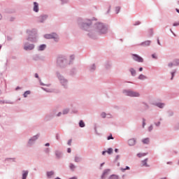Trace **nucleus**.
Wrapping results in <instances>:
<instances>
[{"mask_svg": "<svg viewBox=\"0 0 179 179\" xmlns=\"http://www.w3.org/2000/svg\"><path fill=\"white\" fill-rule=\"evenodd\" d=\"M117 166H120V164H117Z\"/></svg>", "mask_w": 179, "mask_h": 179, "instance_id": "e2e57ef3", "label": "nucleus"}, {"mask_svg": "<svg viewBox=\"0 0 179 179\" xmlns=\"http://www.w3.org/2000/svg\"><path fill=\"white\" fill-rule=\"evenodd\" d=\"M173 65H174L175 66H178V65H179V59H176L173 62Z\"/></svg>", "mask_w": 179, "mask_h": 179, "instance_id": "dca6fc26", "label": "nucleus"}, {"mask_svg": "<svg viewBox=\"0 0 179 179\" xmlns=\"http://www.w3.org/2000/svg\"><path fill=\"white\" fill-rule=\"evenodd\" d=\"M30 91H26L24 93V97H27V96H29V94H30Z\"/></svg>", "mask_w": 179, "mask_h": 179, "instance_id": "b1692460", "label": "nucleus"}, {"mask_svg": "<svg viewBox=\"0 0 179 179\" xmlns=\"http://www.w3.org/2000/svg\"><path fill=\"white\" fill-rule=\"evenodd\" d=\"M89 24H92V21L90 20H87L84 24H83V28L85 30H87L89 29Z\"/></svg>", "mask_w": 179, "mask_h": 179, "instance_id": "423d86ee", "label": "nucleus"}, {"mask_svg": "<svg viewBox=\"0 0 179 179\" xmlns=\"http://www.w3.org/2000/svg\"><path fill=\"white\" fill-rule=\"evenodd\" d=\"M67 143H68L69 146H71V145H72V139L69 140Z\"/></svg>", "mask_w": 179, "mask_h": 179, "instance_id": "72a5a7b5", "label": "nucleus"}, {"mask_svg": "<svg viewBox=\"0 0 179 179\" xmlns=\"http://www.w3.org/2000/svg\"><path fill=\"white\" fill-rule=\"evenodd\" d=\"M108 173H110V169H106L101 176V178H104V177H106V175L108 174Z\"/></svg>", "mask_w": 179, "mask_h": 179, "instance_id": "4468645a", "label": "nucleus"}, {"mask_svg": "<svg viewBox=\"0 0 179 179\" xmlns=\"http://www.w3.org/2000/svg\"><path fill=\"white\" fill-rule=\"evenodd\" d=\"M176 73V72H173L171 73L172 77H171V80H173V78H174V74Z\"/></svg>", "mask_w": 179, "mask_h": 179, "instance_id": "ea45409f", "label": "nucleus"}, {"mask_svg": "<svg viewBox=\"0 0 179 179\" xmlns=\"http://www.w3.org/2000/svg\"><path fill=\"white\" fill-rule=\"evenodd\" d=\"M152 58H154V59H157V57H156V54H153L152 55Z\"/></svg>", "mask_w": 179, "mask_h": 179, "instance_id": "f704fd0d", "label": "nucleus"}, {"mask_svg": "<svg viewBox=\"0 0 179 179\" xmlns=\"http://www.w3.org/2000/svg\"><path fill=\"white\" fill-rule=\"evenodd\" d=\"M130 72H131L132 76H135L136 75V71H135V69H131Z\"/></svg>", "mask_w": 179, "mask_h": 179, "instance_id": "f3484780", "label": "nucleus"}, {"mask_svg": "<svg viewBox=\"0 0 179 179\" xmlns=\"http://www.w3.org/2000/svg\"><path fill=\"white\" fill-rule=\"evenodd\" d=\"M91 69H92V71H94V70L96 69V66L92 65Z\"/></svg>", "mask_w": 179, "mask_h": 179, "instance_id": "58836bf2", "label": "nucleus"}, {"mask_svg": "<svg viewBox=\"0 0 179 179\" xmlns=\"http://www.w3.org/2000/svg\"><path fill=\"white\" fill-rule=\"evenodd\" d=\"M161 179H167L166 178H162Z\"/></svg>", "mask_w": 179, "mask_h": 179, "instance_id": "bf43d9fd", "label": "nucleus"}, {"mask_svg": "<svg viewBox=\"0 0 179 179\" xmlns=\"http://www.w3.org/2000/svg\"><path fill=\"white\" fill-rule=\"evenodd\" d=\"M0 49H1V46H0Z\"/></svg>", "mask_w": 179, "mask_h": 179, "instance_id": "0e129e2a", "label": "nucleus"}, {"mask_svg": "<svg viewBox=\"0 0 179 179\" xmlns=\"http://www.w3.org/2000/svg\"><path fill=\"white\" fill-rule=\"evenodd\" d=\"M128 143L129 146H134V145L136 143V141L135 140V138H131L128 141Z\"/></svg>", "mask_w": 179, "mask_h": 179, "instance_id": "0eeeda50", "label": "nucleus"}, {"mask_svg": "<svg viewBox=\"0 0 179 179\" xmlns=\"http://www.w3.org/2000/svg\"><path fill=\"white\" fill-rule=\"evenodd\" d=\"M110 139H114V138H113L112 135L108 136V141H110Z\"/></svg>", "mask_w": 179, "mask_h": 179, "instance_id": "c9c22d12", "label": "nucleus"}, {"mask_svg": "<svg viewBox=\"0 0 179 179\" xmlns=\"http://www.w3.org/2000/svg\"><path fill=\"white\" fill-rule=\"evenodd\" d=\"M45 19H47V16H45V15L41 16V17H39V22L41 23H43L44 22V20H45Z\"/></svg>", "mask_w": 179, "mask_h": 179, "instance_id": "ddd939ff", "label": "nucleus"}, {"mask_svg": "<svg viewBox=\"0 0 179 179\" xmlns=\"http://www.w3.org/2000/svg\"><path fill=\"white\" fill-rule=\"evenodd\" d=\"M115 152L117 153L118 152V149H115Z\"/></svg>", "mask_w": 179, "mask_h": 179, "instance_id": "8fccbe9b", "label": "nucleus"}, {"mask_svg": "<svg viewBox=\"0 0 179 179\" xmlns=\"http://www.w3.org/2000/svg\"><path fill=\"white\" fill-rule=\"evenodd\" d=\"M125 170H129V166H126V169H121V171H125Z\"/></svg>", "mask_w": 179, "mask_h": 179, "instance_id": "2f4dec72", "label": "nucleus"}, {"mask_svg": "<svg viewBox=\"0 0 179 179\" xmlns=\"http://www.w3.org/2000/svg\"><path fill=\"white\" fill-rule=\"evenodd\" d=\"M48 152L49 151L48 148L47 149Z\"/></svg>", "mask_w": 179, "mask_h": 179, "instance_id": "680f3d73", "label": "nucleus"}, {"mask_svg": "<svg viewBox=\"0 0 179 179\" xmlns=\"http://www.w3.org/2000/svg\"><path fill=\"white\" fill-rule=\"evenodd\" d=\"M35 78H38V73L35 74Z\"/></svg>", "mask_w": 179, "mask_h": 179, "instance_id": "de8ad7c7", "label": "nucleus"}, {"mask_svg": "<svg viewBox=\"0 0 179 179\" xmlns=\"http://www.w3.org/2000/svg\"><path fill=\"white\" fill-rule=\"evenodd\" d=\"M75 162H76V163H79V162H80V157H75Z\"/></svg>", "mask_w": 179, "mask_h": 179, "instance_id": "393cba45", "label": "nucleus"}, {"mask_svg": "<svg viewBox=\"0 0 179 179\" xmlns=\"http://www.w3.org/2000/svg\"><path fill=\"white\" fill-rule=\"evenodd\" d=\"M59 115H61V113H59L57 116L59 117Z\"/></svg>", "mask_w": 179, "mask_h": 179, "instance_id": "864d4df0", "label": "nucleus"}, {"mask_svg": "<svg viewBox=\"0 0 179 179\" xmlns=\"http://www.w3.org/2000/svg\"><path fill=\"white\" fill-rule=\"evenodd\" d=\"M47 176L48 177H51V176H54V172L53 171L48 172Z\"/></svg>", "mask_w": 179, "mask_h": 179, "instance_id": "a878e982", "label": "nucleus"}, {"mask_svg": "<svg viewBox=\"0 0 179 179\" xmlns=\"http://www.w3.org/2000/svg\"><path fill=\"white\" fill-rule=\"evenodd\" d=\"M45 38H54L55 41H58V35L57 34H45Z\"/></svg>", "mask_w": 179, "mask_h": 179, "instance_id": "7ed1b4c3", "label": "nucleus"}, {"mask_svg": "<svg viewBox=\"0 0 179 179\" xmlns=\"http://www.w3.org/2000/svg\"><path fill=\"white\" fill-rule=\"evenodd\" d=\"M108 179H120L117 175H111Z\"/></svg>", "mask_w": 179, "mask_h": 179, "instance_id": "a211bd4d", "label": "nucleus"}, {"mask_svg": "<svg viewBox=\"0 0 179 179\" xmlns=\"http://www.w3.org/2000/svg\"><path fill=\"white\" fill-rule=\"evenodd\" d=\"M34 12H38V3L37 2L34 3Z\"/></svg>", "mask_w": 179, "mask_h": 179, "instance_id": "6e6552de", "label": "nucleus"}, {"mask_svg": "<svg viewBox=\"0 0 179 179\" xmlns=\"http://www.w3.org/2000/svg\"><path fill=\"white\" fill-rule=\"evenodd\" d=\"M96 27L102 34L107 33V27L104 26L103 23H98Z\"/></svg>", "mask_w": 179, "mask_h": 179, "instance_id": "f257e3e1", "label": "nucleus"}, {"mask_svg": "<svg viewBox=\"0 0 179 179\" xmlns=\"http://www.w3.org/2000/svg\"><path fill=\"white\" fill-rule=\"evenodd\" d=\"M70 169H71V170H75V165H73V164H70Z\"/></svg>", "mask_w": 179, "mask_h": 179, "instance_id": "c756f323", "label": "nucleus"}, {"mask_svg": "<svg viewBox=\"0 0 179 179\" xmlns=\"http://www.w3.org/2000/svg\"><path fill=\"white\" fill-rule=\"evenodd\" d=\"M79 125L81 128H84L85 127V122H83V120H80L79 122Z\"/></svg>", "mask_w": 179, "mask_h": 179, "instance_id": "aec40b11", "label": "nucleus"}, {"mask_svg": "<svg viewBox=\"0 0 179 179\" xmlns=\"http://www.w3.org/2000/svg\"><path fill=\"white\" fill-rule=\"evenodd\" d=\"M157 127H159V125H160V122H159L158 123H156Z\"/></svg>", "mask_w": 179, "mask_h": 179, "instance_id": "a18cd8bd", "label": "nucleus"}, {"mask_svg": "<svg viewBox=\"0 0 179 179\" xmlns=\"http://www.w3.org/2000/svg\"><path fill=\"white\" fill-rule=\"evenodd\" d=\"M146 78V76L143 74H141L138 76V79H140V80H145Z\"/></svg>", "mask_w": 179, "mask_h": 179, "instance_id": "2eb2a0df", "label": "nucleus"}, {"mask_svg": "<svg viewBox=\"0 0 179 179\" xmlns=\"http://www.w3.org/2000/svg\"><path fill=\"white\" fill-rule=\"evenodd\" d=\"M103 164H104V163H102V164H101V167H103Z\"/></svg>", "mask_w": 179, "mask_h": 179, "instance_id": "5fc2aeb1", "label": "nucleus"}, {"mask_svg": "<svg viewBox=\"0 0 179 179\" xmlns=\"http://www.w3.org/2000/svg\"><path fill=\"white\" fill-rule=\"evenodd\" d=\"M22 179H26L27 178V175L29 174V171H23L22 172Z\"/></svg>", "mask_w": 179, "mask_h": 179, "instance_id": "9b49d317", "label": "nucleus"}, {"mask_svg": "<svg viewBox=\"0 0 179 179\" xmlns=\"http://www.w3.org/2000/svg\"><path fill=\"white\" fill-rule=\"evenodd\" d=\"M137 156L138 157H142V156H145V154H138Z\"/></svg>", "mask_w": 179, "mask_h": 179, "instance_id": "4c0bfd02", "label": "nucleus"}, {"mask_svg": "<svg viewBox=\"0 0 179 179\" xmlns=\"http://www.w3.org/2000/svg\"><path fill=\"white\" fill-rule=\"evenodd\" d=\"M65 59V58L64 57H59L57 59V64H59V65H61V63L64 62V60Z\"/></svg>", "mask_w": 179, "mask_h": 179, "instance_id": "1a4fd4ad", "label": "nucleus"}, {"mask_svg": "<svg viewBox=\"0 0 179 179\" xmlns=\"http://www.w3.org/2000/svg\"><path fill=\"white\" fill-rule=\"evenodd\" d=\"M56 156H57V157H59V156H61V153H59V152H56Z\"/></svg>", "mask_w": 179, "mask_h": 179, "instance_id": "a19ab883", "label": "nucleus"}, {"mask_svg": "<svg viewBox=\"0 0 179 179\" xmlns=\"http://www.w3.org/2000/svg\"><path fill=\"white\" fill-rule=\"evenodd\" d=\"M45 146H50V143H47L45 144Z\"/></svg>", "mask_w": 179, "mask_h": 179, "instance_id": "09e8293b", "label": "nucleus"}, {"mask_svg": "<svg viewBox=\"0 0 179 179\" xmlns=\"http://www.w3.org/2000/svg\"><path fill=\"white\" fill-rule=\"evenodd\" d=\"M167 164H171V162H168Z\"/></svg>", "mask_w": 179, "mask_h": 179, "instance_id": "13d9d810", "label": "nucleus"}, {"mask_svg": "<svg viewBox=\"0 0 179 179\" xmlns=\"http://www.w3.org/2000/svg\"><path fill=\"white\" fill-rule=\"evenodd\" d=\"M106 153H107V151H103V152H102V155H106Z\"/></svg>", "mask_w": 179, "mask_h": 179, "instance_id": "49530a36", "label": "nucleus"}, {"mask_svg": "<svg viewBox=\"0 0 179 179\" xmlns=\"http://www.w3.org/2000/svg\"><path fill=\"white\" fill-rule=\"evenodd\" d=\"M153 129V126H150L149 128H148V131H152Z\"/></svg>", "mask_w": 179, "mask_h": 179, "instance_id": "e433bc0d", "label": "nucleus"}, {"mask_svg": "<svg viewBox=\"0 0 179 179\" xmlns=\"http://www.w3.org/2000/svg\"><path fill=\"white\" fill-rule=\"evenodd\" d=\"M168 66L169 68H173V66H175L174 63L173 62L169 63Z\"/></svg>", "mask_w": 179, "mask_h": 179, "instance_id": "c85d7f7f", "label": "nucleus"}, {"mask_svg": "<svg viewBox=\"0 0 179 179\" xmlns=\"http://www.w3.org/2000/svg\"><path fill=\"white\" fill-rule=\"evenodd\" d=\"M143 143H144V145H148V143L150 142V139H149V138H146L142 140Z\"/></svg>", "mask_w": 179, "mask_h": 179, "instance_id": "9d476101", "label": "nucleus"}, {"mask_svg": "<svg viewBox=\"0 0 179 179\" xmlns=\"http://www.w3.org/2000/svg\"><path fill=\"white\" fill-rule=\"evenodd\" d=\"M45 45H41L39 46V51H43L45 48Z\"/></svg>", "mask_w": 179, "mask_h": 179, "instance_id": "412c9836", "label": "nucleus"}, {"mask_svg": "<svg viewBox=\"0 0 179 179\" xmlns=\"http://www.w3.org/2000/svg\"><path fill=\"white\" fill-rule=\"evenodd\" d=\"M2 19V15L0 14V20Z\"/></svg>", "mask_w": 179, "mask_h": 179, "instance_id": "6e6d98bb", "label": "nucleus"}, {"mask_svg": "<svg viewBox=\"0 0 179 179\" xmlns=\"http://www.w3.org/2000/svg\"><path fill=\"white\" fill-rule=\"evenodd\" d=\"M143 163V166H145V167H148V159H145L142 162Z\"/></svg>", "mask_w": 179, "mask_h": 179, "instance_id": "5701e85b", "label": "nucleus"}, {"mask_svg": "<svg viewBox=\"0 0 179 179\" xmlns=\"http://www.w3.org/2000/svg\"><path fill=\"white\" fill-rule=\"evenodd\" d=\"M139 71H140V72H142V71H143V68L141 67V68L139 69Z\"/></svg>", "mask_w": 179, "mask_h": 179, "instance_id": "c03bdc74", "label": "nucleus"}, {"mask_svg": "<svg viewBox=\"0 0 179 179\" xmlns=\"http://www.w3.org/2000/svg\"><path fill=\"white\" fill-rule=\"evenodd\" d=\"M38 136H34L32 138H31L29 140V143H31V141H36V139H38Z\"/></svg>", "mask_w": 179, "mask_h": 179, "instance_id": "4be33fe9", "label": "nucleus"}, {"mask_svg": "<svg viewBox=\"0 0 179 179\" xmlns=\"http://www.w3.org/2000/svg\"><path fill=\"white\" fill-rule=\"evenodd\" d=\"M133 59L137 62H143V59L138 55H133Z\"/></svg>", "mask_w": 179, "mask_h": 179, "instance_id": "20e7f679", "label": "nucleus"}, {"mask_svg": "<svg viewBox=\"0 0 179 179\" xmlns=\"http://www.w3.org/2000/svg\"><path fill=\"white\" fill-rule=\"evenodd\" d=\"M145 125H146V123H145V120L143 122V128H145Z\"/></svg>", "mask_w": 179, "mask_h": 179, "instance_id": "79ce46f5", "label": "nucleus"}, {"mask_svg": "<svg viewBox=\"0 0 179 179\" xmlns=\"http://www.w3.org/2000/svg\"><path fill=\"white\" fill-rule=\"evenodd\" d=\"M121 10V8L116 7L115 8V13H120V10Z\"/></svg>", "mask_w": 179, "mask_h": 179, "instance_id": "cd10ccee", "label": "nucleus"}, {"mask_svg": "<svg viewBox=\"0 0 179 179\" xmlns=\"http://www.w3.org/2000/svg\"><path fill=\"white\" fill-rule=\"evenodd\" d=\"M68 113H69V110H68V109H65V110L63 111V114H68Z\"/></svg>", "mask_w": 179, "mask_h": 179, "instance_id": "473e14b6", "label": "nucleus"}, {"mask_svg": "<svg viewBox=\"0 0 179 179\" xmlns=\"http://www.w3.org/2000/svg\"><path fill=\"white\" fill-rule=\"evenodd\" d=\"M156 106L159 107V108H163V107H164V103H158L156 104Z\"/></svg>", "mask_w": 179, "mask_h": 179, "instance_id": "6ab92c4d", "label": "nucleus"}, {"mask_svg": "<svg viewBox=\"0 0 179 179\" xmlns=\"http://www.w3.org/2000/svg\"><path fill=\"white\" fill-rule=\"evenodd\" d=\"M123 92L125 96H130V97H139L140 96L138 92H135L131 90H124Z\"/></svg>", "mask_w": 179, "mask_h": 179, "instance_id": "f03ea898", "label": "nucleus"}, {"mask_svg": "<svg viewBox=\"0 0 179 179\" xmlns=\"http://www.w3.org/2000/svg\"><path fill=\"white\" fill-rule=\"evenodd\" d=\"M67 152H68V153H71V148H68Z\"/></svg>", "mask_w": 179, "mask_h": 179, "instance_id": "37998d69", "label": "nucleus"}, {"mask_svg": "<svg viewBox=\"0 0 179 179\" xmlns=\"http://www.w3.org/2000/svg\"><path fill=\"white\" fill-rule=\"evenodd\" d=\"M176 12H178V13H179V10H178V8H176Z\"/></svg>", "mask_w": 179, "mask_h": 179, "instance_id": "3c124183", "label": "nucleus"}, {"mask_svg": "<svg viewBox=\"0 0 179 179\" xmlns=\"http://www.w3.org/2000/svg\"><path fill=\"white\" fill-rule=\"evenodd\" d=\"M141 45H143V47H148L150 45V41H147L141 43Z\"/></svg>", "mask_w": 179, "mask_h": 179, "instance_id": "f8f14e48", "label": "nucleus"}, {"mask_svg": "<svg viewBox=\"0 0 179 179\" xmlns=\"http://www.w3.org/2000/svg\"><path fill=\"white\" fill-rule=\"evenodd\" d=\"M71 58L73 59L75 57L73 56H71Z\"/></svg>", "mask_w": 179, "mask_h": 179, "instance_id": "4d7b16f0", "label": "nucleus"}, {"mask_svg": "<svg viewBox=\"0 0 179 179\" xmlns=\"http://www.w3.org/2000/svg\"><path fill=\"white\" fill-rule=\"evenodd\" d=\"M157 43L160 45V41H159V39L157 40Z\"/></svg>", "mask_w": 179, "mask_h": 179, "instance_id": "603ef678", "label": "nucleus"}, {"mask_svg": "<svg viewBox=\"0 0 179 179\" xmlns=\"http://www.w3.org/2000/svg\"><path fill=\"white\" fill-rule=\"evenodd\" d=\"M55 179H61V178H56Z\"/></svg>", "mask_w": 179, "mask_h": 179, "instance_id": "052dcab7", "label": "nucleus"}, {"mask_svg": "<svg viewBox=\"0 0 179 179\" xmlns=\"http://www.w3.org/2000/svg\"><path fill=\"white\" fill-rule=\"evenodd\" d=\"M101 115L102 118H106L107 114H106V113L103 112V113H101Z\"/></svg>", "mask_w": 179, "mask_h": 179, "instance_id": "7c9ffc66", "label": "nucleus"}, {"mask_svg": "<svg viewBox=\"0 0 179 179\" xmlns=\"http://www.w3.org/2000/svg\"><path fill=\"white\" fill-rule=\"evenodd\" d=\"M106 152L108 155H111L113 153V148H108Z\"/></svg>", "mask_w": 179, "mask_h": 179, "instance_id": "bb28decb", "label": "nucleus"}, {"mask_svg": "<svg viewBox=\"0 0 179 179\" xmlns=\"http://www.w3.org/2000/svg\"><path fill=\"white\" fill-rule=\"evenodd\" d=\"M34 48V45L33 44H30V45H24V50H25V51H30L31 50H33Z\"/></svg>", "mask_w": 179, "mask_h": 179, "instance_id": "39448f33", "label": "nucleus"}]
</instances>
